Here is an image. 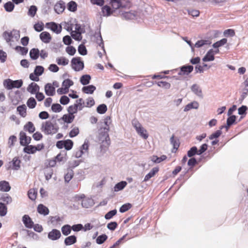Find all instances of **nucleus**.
<instances>
[{"label":"nucleus","mask_w":248,"mask_h":248,"mask_svg":"<svg viewBox=\"0 0 248 248\" xmlns=\"http://www.w3.org/2000/svg\"><path fill=\"white\" fill-rule=\"evenodd\" d=\"M59 127L56 123H53L50 121H46L42 124L41 130L46 135H53L59 130Z\"/></svg>","instance_id":"1"},{"label":"nucleus","mask_w":248,"mask_h":248,"mask_svg":"<svg viewBox=\"0 0 248 248\" xmlns=\"http://www.w3.org/2000/svg\"><path fill=\"white\" fill-rule=\"evenodd\" d=\"M23 80L18 79L13 80L10 78L5 79L3 81V86L7 90H12L14 88H19L23 85Z\"/></svg>","instance_id":"2"},{"label":"nucleus","mask_w":248,"mask_h":248,"mask_svg":"<svg viewBox=\"0 0 248 248\" xmlns=\"http://www.w3.org/2000/svg\"><path fill=\"white\" fill-rule=\"evenodd\" d=\"M132 123L137 133L143 139H147L149 136L148 134L147 130L142 126L141 124L136 120H133Z\"/></svg>","instance_id":"3"},{"label":"nucleus","mask_w":248,"mask_h":248,"mask_svg":"<svg viewBox=\"0 0 248 248\" xmlns=\"http://www.w3.org/2000/svg\"><path fill=\"white\" fill-rule=\"evenodd\" d=\"M109 127H105L101 128L99 132V140L102 143H107V145L110 144V139L108 134Z\"/></svg>","instance_id":"4"},{"label":"nucleus","mask_w":248,"mask_h":248,"mask_svg":"<svg viewBox=\"0 0 248 248\" xmlns=\"http://www.w3.org/2000/svg\"><path fill=\"white\" fill-rule=\"evenodd\" d=\"M71 65L72 68L75 71H80L84 67V62L81 61L80 57H74L71 60Z\"/></svg>","instance_id":"5"},{"label":"nucleus","mask_w":248,"mask_h":248,"mask_svg":"<svg viewBox=\"0 0 248 248\" xmlns=\"http://www.w3.org/2000/svg\"><path fill=\"white\" fill-rule=\"evenodd\" d=\"M89 148V141L85 140L82 146L75 152V156L77 158H80L84 154H87Z\"/></svg>","instance_id":"6"},{"label":"nucleus","mask_w":248,"mask_h":248,"mask_svg":"<svg viewBox=\"0 0 248 248\" xmlns=\"http://www.w3.org/2000/svg\"><path fill=\"white\" fill-rule=\"evenodd\" d=\"M117 9H114L108 5H103L102 6L100 15L105 17L109 16Z\"/></svg>","instance_id":"7"},{"label":"nucleus","mask_w":248,"mask_h":248,"mask_svg":"<svg viewBox=\"0 0 248 248\" xmlns=\"http://www.w3.org/2000/svg\"><path fill=\"white\" fill-rule=\"evenodd\" d=\"M60 231L57 229H53L48 233V238L52 241L59 239L61 237Z\"/></svg>","instance_id":"8"},{"label":"nucleus","mask_w":248,"mask_h":248,"mask_svg":"<svg viewBox=\"0 0 248 248\" xmlns=\"http://www.w3.org/2000/svg\"><path fill=\"white\" fill-rule=\"evenodd\" d=\"M193 66L191 65H185L180 67V71L178 73V75H188L191 73L193 70Z\"/></svg>","instance_id":"9"},{"label":"nucleus","mask_w":248,"mask_h":248,"mask_svg":"<svg viewBox=\"0 0 248 248\" xmlns=\"http://www.w3.org/2000/svg\"><path fill=\"white\" fill-rule=\"evenodd\" d=\"M65 8V3L62 0L58 1L54 5V11L58 14L62 13Z\"/></svg>","instance_id":"10"},{"label":"nucleus","mask_w":248,"mask_h":248,"mask_svg":"<svg viewBox=\"0 0 248 248\" xmlns=\"http://www.w3.org/2000/svg\"><path fill=\"white\" fill-rule=\"evenodd\" d=\"M49 25L50 26L48 27L52 31L56 34H59L61 32L62 30V27L55 22H51L47 23L46 25Z\"/></svg>","instance_id":"11"},{"label":"nucleus","mask_w":248,"mask_h":248,"mask_svg":"<svg viewBox=\"0 0 248 248\" xmlns=\"http://www.w3.org/2000/svg\"><path fill=\"white\" fill-rule=\"evenodd\" d=\"M190 89L191 91L198 97L200 98H203V96L202 90L199 85L197 84H194L191 86Z\"/></svg>","instance_id":"12"},{"label":"nucleus","mask_w":248,"mask_h":248,"mask_svg":"<svg viewBox=\"0 0 248 248\" xmlns=\"http://www.w3.org/2000/svg\"><path fill=\"white\" fill-rule=\"evenodd\" d=\"M22 221L25 226L27 228L31 229L33 226L34 223L28 215H25L23 216Z\"/></svg>","instance_id":"13"},{"label":"nucleus","mask_w":248,"mask_h":248,"mask_svg":"<svg viewBox=\"0 0 248 248\" xmlns=\"http://www.w3.org/2000/svg\"><path fill=\"white\" fill-rule=\"evenodd\" d=\"M40 87L38 85L34 82H31L30 83L27 88V90L28 92L31 94H34L39 91Z\"/></svg>","instance_id":"14"},{"label":"nucleus","mask_w":248,"mask_h":248,"mask_svg":"<svg viewBox=\"0 0 248 248\" xmlns=\"http://www.w3.org/2000/svg\"><path fill=\"white\" fill-rule=\"evenodd\" d=\"M45 91L47 96H53L55 93V88L51 83H47L45 86Z\"/></svg>","instance_id":"15"},{"label":"nucleus","mask_w":248,"mask_h":248,"mask_svg":"<svg viewBox=\"0 0 248 248\" xmlns=\"http://www.w3.org/2000/svg\"><path fill=\"white\" fill-rule=\"evenodd\" d=\"M215 59L214 51L213 49L209 50L205 55L202 59L204 62L213 61Z\"/></svg>","instance_id":"16"},{"label":"nucleus","mask_w":248,"mask_h":248,"mask_svg":"<svg viewBox=\"0 0 248 248\" xmlns=\"http://www.w3.org/2000/svg\"><path fill=\"white\" fill-rule=\"evenodd\" d=\"M40 38L45 43H48L51 40L50 33L47 31H43L40 34Z\"/></svg>","instance_id":"17"},{"label":"nucleus","mask_w":248,"mask_h":248,"mask_svg":"<svg viewBox=\"0 0 248 248\" xmlns=\"http://www.w3.org/2000/svg\"><path fill=\"white\" fill-rule=\"evenodd\" d=\"M94 204L93 200L91 198H85L82 200L81 205L84 208H88Z\"/></svg>","instance_id":"18"},{"label":"nucleus","mask_w":248,"mask_h":248,"mask_svg":"<svg viewBox=\"0 0 248 248\" xmlns=\"http://www.w3.org/2000/svg\"><path fill=\"white\" fill-rule=\"evenodd\" d=\"M11 186L9 183L3 180L0 181V190L2 192H8L11 189Z\"/></svg>","instance_id":"19"},{"label":"nucleus","mask_w":248,"mask_h":248,"mask_svg":"<svg viewBox=\"0 0 248 248\" xmlns=\"http://www.w3.org/2000/svg\"><path fill=\"white\" fill-rule=\"evenodd\" d=\"M37 212L40 214L44 216H46L49 213L48 208L42 204H40L38 205Z\"/></svg>","instance_id":"20"},{"label":"nucleus","mask_w":248,"mask_h":248,"mask_svg":"<svg viewBox=\"0 0 248 248\" xmlns=\"http://www.w3.org/2000/svg\"><path fill=\"white\" fill-rule=\"evenodd\" d=\"M211 44V42L209 40L202 39L196 42L194 45V48H200L205 45H210Z\"/></svg>","instance_id":"21"},{"label":"nucleus","mask_w":248,"mask_h":248,"mask_svg":"<svg viewBox=\"0 0 248 248\" xmlns=\"http://www.w3.org/2000/svg\"><path fill=\"white\" fill-rule=\"evenodd\" d=\"M96 90V87L93 85L84 86L82 88V91L86 94H93Z\"/></svg>","instance_id":"22"},{"label":"nucleus","mask_w":248,"mask_h":248,"mask_svg":"<svg viewBox=\"0 0 248 248\" xmlns=\"http://www.w3.org/2000/svg\"><path fill=\"white\" fill-rule=\"evenodd\" d=\"M159 168L158 167L153 168L151 171L147 174L144 179V182H147L151 178L154 176V175L158 171Z\"/></svg>","instance_id":"23"},{"label":"nucleus","mask_w":248,"mask_h":248,"mask_svg":"<svg viewBox=\"0 0 248 248\" xmlns=\"http://www.w3.org/2000/svg\"><path fill=\"white\" fill-rule=\"evenodd\" d=\"M77 242V237L75 235H70L64 239V244L66 246L72 245Z\"/></svg>","instance_id":"24"},{"label":"nucleus","mask_w":248,"mask_h":248,"mask_svg":"<svg viewBox=\"0 0 248 248\" xmlns=\"http://www.w3.org/2000/svg\"><path fill=\"white\" fill-rule=\"evenodd\" d=\"M20 144L22 146H26L27 145L28 136L25 132L21 131L19 133Z\"/></svg>","instance_id":"25"},{"label":"nucleus","mask_w":248,"mask_h":248,"mask_svg":"<svg viewBox=\"0 0 248 248\" xmlns=\"http://www.w3.org/2000/svg\"><path fill=\"white\" fill-rule=\"evenodd\" d=\"M37 151L35 146L27 145L23 149V152L28 154H32Z\"/></svg>","instance_id":"26"},{"label":"nucleus","mask_w":248,"mask_h":248,"mask_svg":"<svg viewBox=\"0 0 248 248\" xmlns=\"http://www.w3.org/2000/svg\"><path fill=\"white\" fill-rule=\"evenodd\" d=\"M121 1L122 0H110V3L113 8L120 9L125 7L124 5H123Z\"/></svg>","instance_id":"27"},{"label":"nucleus","mask_w":248,"mask_h":248,"mask_svg":"<svg viewBox=\"0 0 248 248\" xmlns=\"http://www.w3.org/2000/svg\"><path fill=\"white\" fill-rule=\"evenodd\" d=\"M127 185V182L124 181H121L117 183L114 187V191L118 192L123 190Z\"/></svg>","instance_id":"28"},{"label":"nucleus","mask_w":248,"mask_h":248,"mask_svg":"<svg viewBox=\"0 0 248 248\" xmlns=\"http://www.w3.org/2000/svg\"><path fill=\"white\" fill-rule=\"evenodd\" d=\"M91 79V77L90 75L85 74L82 75L80 78V82L83 85H86L88 84Z\"/></svg>","instance_id":"29"},{"label":"nucleus","mask_w":248,"mask_h":248,"mask_svg":"<svg viewBox=\"0 0 248 248\" xmlns=\"http://www.w3.org/2000/svg\"><path fill=\"white\" fill-rule=\"evenodd\" d=\"M24 129L30 133H32L35 131V128L33 124L31 122H28L24 126Z\"/></svg>","instance_id":"30"},{"label":"nucleus","mask_w":248,"mask_h":248,"mask_svg":"<svg viewBox=\"0 0 248 248\" xmlns=\"http://www.w3.org/2000/svg\"><path fill=\"white\" fill-rule=\"evenodd\" d=\"M12 169L14 170H18L20 167V164L21 163L20 160L19 159L18 157H15L12 161Z\"/></svg>","instance_id":"31"},{"label":"nucleus","mask_w":248,"mask_h":248,"mask_svg":"<svg viewBox=\"0 0 248 248\" xmlns=\"http://www.w3.org/2000/svg\"><path fill=\"white\" fill-rule=\"evenodd\" d=\"M30 56L32 60H35L39 56V50L38 48H32L30 51Z\"/></svg>","instance_id":"32"},{"label":"nucleus","mask_w":248,"mask_h":248,"mask_svg":"<svg viewBox=\"0 0 248 248\" xmlns=\"http://www.w3.org/2000/svg\"><path fill=\"white\" fill-rule=\"evenodd\" d=\"M199 107V104L197 102L194 101L186 105L185 107L184 111H187L191 109H197Z\"/></svg>","instance_id":"33"},{"label":"nucleus","mask_w":248,"mask_h":248,"mask_svg":"<svg viewBox=\"0 0 248 248\" xmlns=\"http://www.w3.org/2000/svg\"><path fill=\"white\" fill-rule=\"evenodd\" d=\"M2 36L7 43H9L12 41V32L11 31H4L2 33Z\"/></svg>","instance_id":"34"},{"label":"nucleus","mask_w":248,"mask_h":248,"mask_svg":"<svg viewBox=\"0 0 248 248\" xmlns=\"http://www.w3.org/2000/svg\"><path fill=\"white\" fill-rule=\"evenodd\" d=\"M170 142L173 145V149L177 150L180 145L179 140L177 138H175L174 135H172L170 139Z\"/></svg>","instance_id":"35"},{"label":"nucleus","mask_w":248,"mask_h":248,"mask_svg":"<svg viewBox=\"0 0 248 248\" xmlns=\"http://www.w3.org/2000/svg\"><path fill=\"white\" fill-rule=\"evenodd\" d=\"M75 117L74 115H72L68 113V114H64L61 118V119L64 122L70 124L73 121Z\"/></svg>","instance_id":"36"},{"label":"nucleus","mask_w":248,"mask_h":248,"mask_svg":"<svg viewBox=\"0 0 248 248\" xmlns=\"http://www.w3.org/2000/svg\"><path fill=\"white\" fill-rule=\"evenodd\" d=\"M71 226L69 224L64 225L61 228L62 233L65 236L69 235L71 233Z\"/></svg>","instance_id":"37"},{"label":"nucleus","mask_w":248,"mask_h":248,"mask_svg":"<svg viewBox=\"0 0 248 248\" xmlns=\"http://www.w3.org/2000/svg\"><path fill=\"white\" fill-rule=\"evenodd\" d=\"M167 156L165 155H162L160 157H158L156 155H153L151 157V160L155 163H159L162 161L166 160Z\"/></svg>","instance_id":"38"},{"label":"nucleus","mask_w":248,"mask_h":248,"mask_svg":"<svg viewBox=\"0 0 248 248\" xmlns=\"http://www.w3.org/2000/svg\"><path fill=\"white\" fill-rule=\"evenodd\" d=\"M77 3L72 0L67 3V9L70 12H75L77 10Z\"/></svg>","instance_id":"39"},{"label":"nucleus","mask_w":248,"mask_h":248,"mask_svg":"<svg viewBox=\"0 0 248 248\" xmlns=\"http://www.w3.org/2000/svg\"><path fill=\"white\" fill-rule=\"evenodd\" d=\"M17 111L21 116L25 117L26 116V107L25 105H20L17 107Z\"/></svg>","instance_id":"40"},{"label":"nucleus","mask_w":248,"mask_h":248,"mask_svg":"<svg viewBox=\"0 0 248 248\" xmlns=\"http://www.w3.org/2000/svg\"><path fill=\"white\" fill-rule=\"evenodd\" d=\"M56 62L58 65H66L69 63V60L64 57H61L56 59Z\"/></svg>","instance_id":"41"},{"label":"nucleus","mask_w":248,"mask_h":248,"mask_svg":"<svg viewBox=\"0 0 248 248\" xmlns=\"http://www.w3.org/2000/svg\"><path fill=\"white\" fill-rule=\"evenodd\" d=\"M0 199L3 202H6V204H10L12 202V198L8 194H3Z\"/></svg>","instance_id":"42"},{"label":"nucleus","mask_w":248,"mask_h":248,"mask_svg":"<svg viewBox=\"0 0 248 248\" xmlns=\"http://www.w3.org/2000/svg\"><path fill=\"white\" fill-rule=\"evenodd\" d=\"M198 149L196 146L192 147L187 152V155L189 157H192L195 155H198Z\"/></svg>","instance_id":"43"},{"label":"nucleus","mask_w":248,"mask_h":248,"mask_svg":"<svg viewBox=\"0 0 248 248\" xmlns=\"http://www.w3.org/2000/svg\"><path fill=\"white\" fill-rule=\"evenodd\" d=\"M27 105L30 108H34L36 106L35 99L32 97L29 98L27 102Z\"/></svg>","instance_id":"44"},{"label":"nucleus","mask_w":248,"mask_h":248,"mask_svg":"<svg viewBox=\"0 0 248 248\" xmlns=\"http://www.w3.org/2000/svg\"><path fill=\"white\" fill-rule=\"evenodd\" d=\"M107 110V106L105 104L99 105L96 108L97 112L101 114H104Z\"/></svg>","instance_id":"45"},{"label":"nucleus","mask_w":248,"mask_h":248,"mask_svg":"<svg viewBox=\"0 0 248 248\" xmlns=\"http://www.w3.org/2000/svg\"><path fill=\"white\" fill-rule=\"evenodd\" d=\"M227 42V40L226 38H223L221 39L220 40L216 42V43H214L213 45V47L215 48H218V47L223 46L225 44H226Z\"/></svg>","instance_id":"46"},{"label":"nucleus","mask_w":248,"mask_h":248,"mask_svg":"<svg viewBox=\"0 0 248 248\" xmlns=\"http://www.w3.org/2000/svg\"><path fill=\"white\" fill-rule=\"evenodd\" d=\"M15 7L14 3L11 1H8L4 4V8L6 11L11 12L13 11Z\"/></svg>","instance_id":"47"},{"label":"nucleus","mask_w":248,"mask_h":248,"mask_svg":"<svg viewBox=\"0 0 248 248\" xmlns=\"http://www.w3.org/2000/svg\"><path fill=\"white\" fill-rule=\"evenodd\" d=\"M37 11V8L35 5H31L30 7L28 12V16L33 17L36 14Z\"/></svg>","instance_id":"48"},{"label":"nucleus","mask_w":248,"mask_h":248,"mask_svg":"<svg viewBox=\"0 0 248 248\" xmlns=\"http://www.w3.org/2000/svg\"><path fill=\"white\" fill-rule=\"evenodd\" d=\"M108 239V236L106 234H102L98 236L96 239V242L97 244H102Z\"/></svg>","instance_id":"49"},{"label":"nucleus","mask_w":248,"mask_h":248,"mask_svg":"<svg viewBox=\"0 0 248 248\" xmlns=\"http://www.w3.org/2000/svg\"><path fill=\"white\" fill-rule=\"evenodd\" d=\"M78 50L79 54L82 56H85L87 54V50L83 44L79 45L78 48Z\"/></svg>","instance_id":"50"},{"label":"nucleus","mask_w":248,"mask_h":248,"mask_svg":"<svg viewBox=\"0 0 248 248\" xmlns=\"http://www.w3.org/2000/svg\"><path fill=\"white\" fill-rule=\"evenodd\" d=\"M62 109V106L58 103L53 104L51 106V110L53 112L58 113L61 112Z\"/></svg>","instance_id":"51"},{"label":"nucleus","mask_w":248,"mask_h":248,"mask_svg":"<svg viewBox=\"0 0 248 248\" xmlns=\"http://www.w3.org/2000/svg\"><path fill=\"white\" fill-rule=\"evenodd\" d=\"M7 212V208L6 205L3 202H0V216H5Z\"/></svg>","instance_id":"52"},{"label":"nucleus","mask_w":248,"mask_h":248,"mask_svg":"<svg viewBox=\"0 0 248 248\" xmlns=\"http://www.w3.org/2000/svg\"><path fill=\"white\" fill-rule=\"evenodd\" d=\"M44 71V68L42 66L37 65L35 67L34 70V74L39 77L43 74Z\"/></svg>","instance_id":"53"},{"label":"nucleus","mask_w":248,"mask_h":248,"mask_svg":"<svg viewBox=\"0 0 248 248\" xmlns=\"http://www.w3.org/2000/svg\"><path fill=\"white\" fill-rule=\"evenodd\" d=\"M64 148L66 150H71L73 146V142L71 140H64Z\"/></svg>","instance_id":"54"},{"label":"nucleus","mask_w":248,"mask_h":248,"mask_svg":"<svg viewBox=\"0 0 248 248\" xmlns=\"http://www.w3.org/2000/svg\"><path fill=\"white\" fill-rule=\"evenodd\" d=\"M73 82L70 79H66L63 81L62 86L69 91V88L70 86L73 85Z\"/></svg>","instance_id":"55"},{"label":"nucleus","mask_w":248,"mask_h":248,"mask_svg":"<svg viewBox=\"0 0 248 248\" xmlns=\"http://www.w3.org/2000/svg\"><path fill=\"white\" fill-rule=\"evenodd\" d=\"M117 211L116 209H113L108 212L105 215V218L107 220L110 219L113 216L116 215Z\"/></svg>","instance_id":"56"},{"label":"nucleus","mask_w":248,"mask_h":248,"mask_svg":"<svg viewBox=\"0 0 248 248\" xmlns=\"http://www.w3.org/2000/svg\"><path fill=\"white\" fill-rule=\"evenodd\" d=\"M15 50L17 52H20V54L22 55H26L28 51L27 48L18 46H16Z\"/></svg>","instance_id":"57"},{"label":"nucleus","mask_w":248,"mask_h":248,"mask_svg":"<svg viewBox=\"0 0 248 248\" xmlns=\"http://www.w3.org/2000/svg\"><path fill=\"white\" fill-rule=\"evenodd\" d=\"M109 145H107V143H102V144L100 147V152L98 154V156H100L101 155H103L104 154H105L108 149V147Z\"/></svg>","instance_id":"58"},{"label":"nucleus","mask_w":248,"mask_h":248,"mask_svg":"<svg viewBox=\"0 0 248 248\" xmlns=\"http://www.w3.org/2000/svg\"><path fill=\"white\" fill-rule=\"evenodd\" d=\"M49 221L54 226H56L58 222L62 221L61 217L57 216L54 217H49Z\"/></svg>","instance_id":"59"},{"label":"nucleus","mask_w":248,"mask_h":248,"mask_svg":"<svg viewBox=\"0 0 248 248\" xmlns=\"http://www.w3.org/2000/svg\"><path fill=\"white\" fill-rule=\"evenodd\" d=\"M45 175L46 180H49L53 174V170L50 168H47L45 170Z\"/></svg>","instance_id":"60"},{"label":"nucleus","mask_w":248,"mask_h":248,"mask_svg":"<svg viewBox=\"0 0 248 248\" xmlns=\"http://www.w3.org/2000/svg\"><path fill=\"white\" fill-rule=\"evenodd\" d=\"M78 110L77 106V105H75V104L71 105L67 108V111L68 112V113L72 115H74V114L77 113Z\"/></svg>","instance_id":"61"},{"label":"nucleus","mask_w":248,"mask_h":248,"mask_svg":"<svg viewBox=\"0 0 248 248\" xmlns=\"http://www.w3.org/2000/svg\"><path fill=\"white\" fill-rule=\"evenodd\" d=\"M81 33L77 32L74 31L71 32V35L72 37L76 41H80L82 39Z\"/></svg>","instance_id":"62"},{"label":"nucleus","mask_w":248,"mask_h":248,"mask_svg":"<svg viewBox=\"0 0 248 248\" xmlns=\"http://www.w3.org/2000/svg\"><path fill=\"white\" fill-rule=\"evenodd\" d=\"M155 83L157 84L158 86L160 87H163L164 88L166 89H169L170 88V84L168 82L166 81H158L157 82H155Z\"/></svg>","instance_id":"63"},{"label":"nucleus","mask_w":248,"mask_h":248,"mask_svg":"<svg viewBox=\"0 0 248 248\" xmlns=\"http://www.w3.org/2000/svg\"><path fill=\"white\" fill-rule=\"evenodd\" d=\"M28 197L32 201L35 200L36 198L37 192L34 189H31L28 191Z\"/></svg>","instance_id":"64"}]
</instances>
